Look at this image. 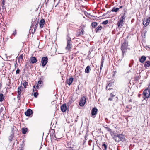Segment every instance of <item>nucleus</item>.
Listing matches in <instances>:
<instances>
[{"instance_id": "1", "label": "nucleus", "mask_w": 150, "mask_h": 150, "mask_svg": "<svg viewBox=\"0 0 150 150\" xmlns=\"http://www.w3.org/2000/svg\"><path fill=\"white\" fill-rule=\"evenodd\" d=\"M124 42L121 46V50L122 53V56H124L126 52L128 44L127 42V40L125 39L123 40Z\"/></svg>"}, {"instance_id": "2", "label": "nucleus", "mask_w": 150, "mask_h": 150, "mask_svg": "<svg viewBox=\"0 0 150 150\" xmlns=\"http://www.w3.org/2000/svg\"><path fill=\"white\" fill-rule=\"evenodd\" d=\"M115 138V140L117 142H119L120 141L122 142L125 141V136L122 134H117V136Z\"/></svg>"}, {"instance_id": "3", "label": "nucleus", "mask_w": 150, "mask_h": 150, "mask_svg": "<svg viewBox=\"0 0 150 150\" xmlns=\"http://www.w3.org/2000/svg\"><path fill=\"white\" fill-rule=\"evenodd\" d=\"M143 98L144 100L150 96L149 90L148 88L145 89L143 92Z\"/></svg>"}, {"instance_id": "4", "label": "nucleus", "mask_w": 150, "mask_h": 150, "mask_svg": "<svg viewBox=\"0 0 150 150\" xmlns=\"http://www.w3.org/2000/svg\"><path fill=\"white\" fill-rule=\"evenodd\" d=\"M34 25H35V26L34 28V32H35L36 29L37 28L38 26V22H37L35 20L34 21H32L30 30L32 29V28L34 26Z\"/></svg>"}, {"instance_id": "5", "label": "nucleus", "mask_w": 150, "mask_h": 150, "mask_svg": "<svg viewBox=\"0 0 150 150\" xmlns=\"http://www.w3.org/2000/svg\"><path fill=\"white\" fill-rule=\"evenodd\" d=\"M48 58L46 57H42V58L41 63L43 67H44L46 65L47 63L48 62Z\"/></svg>"}, {"instance_id": "6", "label": "nucleus", "mask_w": 150, "mask_h": 150, "mask_svg": "<svg viewBox=\"0 0 150 150\" xmlns=\"http://www.w3.org/2000/svg\"><path fill=\"white\" fill-rule=\"evenodd\" d=\"M67 46L66 47V49L67 50H69L71 48V38H69V39L67 38Z\"/></svg>"}, {"instance_id": "7", "label": "nucleus", "mask_w": 150, "mask_h": 150, "mask_svg": "<svg viewBox=\"0 0 150 150\" xmlns=\"http://www.w3.org/2000/svg\"><path fill=\"white\" fill-rule=\"evenodd\" d=\"M150 21V17L147 19H144L143 20V24L144 26L146 27L147 26Z\"/></svg>"}, {"instance_id": "8", "label": "nucleus", "mask_w": 150, "mask_h": 150, "mask_svg": "<svg viewBox=\"0 0 150 150\" xmlns=\"http://www.w3.org/2000/svg\"><path fill=\"white\" fill-rule=\"evenodd\" d=\"M86 102V98L85 97H83L81 98L79 103V105L81 106H83Z\"/></svg>"}, {"instance_id": "9", "label": "nucleus", "mask_w": 150, "mask_h": 150, "mask_svg": "<svg viewBox=\"0 0 150 150\" xmlns=\"http://www.w3.org/2000/svg\"><path fill=\"white\" fill-rule=\"evenodd\" d=\"M123 21L122 20H119L118 22L117 25V28L119 29L121 28L123 25Z\"/></svg>"}, {"instance_id": "10", "label": "nucleus", "mask_w": 150, "mask_h": 150, "mask_svg": "<svg viewBox=\"0 0 150 150\" xmlns=\"http://www.w3.org/2000/svg\"><path fill=\"white\" fill-rule=\"evenodd\" d=\"M98 111V110L96 107H94L91 110V113L92 116H93L96 115L97 113V112Z\"/></svg>"}, {"instance_id": "11", "label": "nucleus", "mask_w": 150, "mask_h": 150, "mask_svg": "<svg viewBox=\"0 0 150 150\" xmlns=\"http://www.w3.org/2000/svg\"><path fill=\"white\" fill-rule=\"evenodd\" d=\"M32 113V110L30 109H28L25 113V115L27 116H30Z\"/></svg>"}, {"instance_id": "12", "label": "nucleus", "mask_w": 150, "mask_h": 150, "mask_svg": "<svg viewBox=\"0 0 150 150\" xmlns=\"http://www.w3.org/2000/svg\"><path fill=\"white\" fill-rule=\"evenodd\" d=\"M14 132L13 131V129H12V130L11 132V134L10 136H9V140L10 142H11L14 140Z\"/></svg>"}, {"instance_id": "13", "label": "nucleus", "mask_w": 150, "mask_h": 150, "mask_svg": "<svg viewBox=\"0 0 150 150\" xmlns=\"http://www.w3.org/2000/svg\"><path fill=\"white\" fill-rule=\"evenodd\" d=\"M74 80V79L73 78L71 77L69 79H67L66 80V82L67 84H68L69 86H70L71 83H72Z\"/></svg>"}, {"instance_id": "14", "label": "nucleus", "mask_w": 150, "mask_h": 150, "mask_svg": "<svg viewBox=\"0 0 150 150\" xmlns=\"http://www.w3.org/2000/svg\"><path fill=\"white\" fill-rule=\"evenodd\" d=\"M61 111L63 112H65L67 110V106L65 104H63L61 107Z\"/></svg>"}, {"instance_id": "15", "label": "nucleus", "mask_w": 150, "mask_h": 150, "mask_svg": "<svg viewBox=\"0 0 150 150\" xmlns=\"http://www.w3.org/2000/svg\"><path fill=\"white\" fill-rule=\"evenodd\" d=\"M45 21L43 19H41L40 22V26L41 28L43 27L45 23Z\"/></svg>"}, {"instance_id": "16", "label": "nucleus", "mask_w": 150, "mask_h": 150, "mask_svg": "<svg viewBox=\"0 0 150 150\" xmlns=\"http://www.w3.org/2000/svg\"><path fill=\"white\" fill-rule=\"evenodd\" d=\"M146 57L144 56H141V58L139 59V61L141 63H143L146 60Z\"/></svg>"}, {"instance_id": "17", "label": "nucleus", "mask_w": 150, "mask_h": 150, "mask_svg": "<svg viewBox=\"0 0 150 150\" xmlns=\"http://www.w3.org/2000/svg\"><path fill=\"white\" fill-rule=\"evenodd\" d=\"M84 32V31L83 29H80L79 30V31L77 32L76 35L78 36L80 35H83V34Z\"/></svg>"}, {"instance_id": "18", "label": "nucleus", "mask_w": 150, "mask_h": 150, "mask_svg": "<svg viewBox=\"0 0 150 150\" xmlns=\"http://www.w3.org/2000/svg\"><path fill=\"white\" fill-rule=\"evenodd\" d=\"M30 60L32 64H34L36 63L37 61V59L35 57H32L30 58Z\"/></svg>"}, {"instance_id": "19", "label": "nucleus", "mask_w": 150, "mask_h": 150, "mask_svg": "<svg viewBox=\"0 0 150 150\" xmlns=\"http://www.w3.org/2000/svg\"><path fill=\"white\" fill-rule=\"evenodd\" d=\"M66 146L67 148L69 149H73L74 145L71 144V142H69L67 143Z\"/></svg>"}, {"instance_id": "20", "label": "nucleus", "mask_w": 150, "mask_h": 150, "mask_svg": "<svg viewBox=\"0 0 150 150\" xmlns=\"http://www.w3.org/2000/svg\"><path fill=\"white\" fill-rule=\"evenodd\" d=\"M150 66V61H146L144 65V67L147 68V67H149Z\"/></svg>"}, {"instance_id": "21", "label": "nucleus", "mask_w": 150, "mask_h": 150, "mask_svg": "<svg viewBox=\"0 0 150 150\" xmlns=\"http://www.w3.org/2000/svg\"><path fill=\"white\" fill-rule=\"evenodd\" d=\"M118 134L114 133V132H112L111 134H110L113 139L115 140L117 137Z\"/></svg>"}, {"instance_id": "22", "label": "nucleus", "mask_w": 150, "mask_h": 150, "mask_svg": "<svg viewBox=\"0 0 150 150\" xmlns=\"http://www.w3.org/2000/svg\"><path fill=\"white\" fill-rule=\"evenodd\" d=\"M22 86H19L18 89L17 93L19 95L20 94H21V92L22 91Z\"/></svg>"}, {"instance_id": "23", "label": "nucleus", "mask_w": 150, "mask_h": 150, "mask_svg": "<svg viewBox=\"0 0 150 150\" xmlns=\"http://www.w3.org/2000/svg\"><path fill=\"white\" fill-rule=\"evenodd\" d=\"M91 70V67L89 66H88L86 68L85 72L87 73H88L90 72Z\"/></svg>"}, {"instance_id": "24", "label": "nucleus", "mask_w": 150, "mask_h": 150, "mask_svg": "<svg viewBox=\"0 0 150 150\" xmlns=\"http://www.w3.org/2000/svg\"><path fill=\"white\" fill-rule=\"evenodd\" d=\"M102 28V27L101 26L98 27L95 29V31L96 33H97L100 30H101Z\"/></svg>"}, {"instance_id": "25", "label": "nucleus", "mask_w": 150, "mask_h": 150, "mask_svg": "<svg viewBox=\"0 0 150 150\" xmlns=\"http://www.w3.org/2000/svg\"><path fill=\"white\" fill-rule=\"evenodd\" d=\"M22 130L23 133V134H25L28 129L27 128H23Z\"/></svg>"}, {"instance_id": "26", "label": "nucleus", "mask_w": 150, "mask_h": 150, "mask_svg": "<svg viewBox=\"0 0 150 150\" xmlns=\"http://www.w3.org/2000/svg\"><path fill=\"white\" fill-rule=\"evenodd\" d=\"M119 10V8H115V7H113L111 10V11L112 12H117Z\"/></svg>"}, {"instance_id": "27", "label": "nucleus", "mask_w": 150, "mask_h": 150, "mask_svg": "<svg viewBox=\"0 0 150 150\" xmlns=\"http://www.w3.org/2000/svg\"><path fill=\"white\" fill-rule=\"evenodd\" d=\"M23 58V54L17 57V59L18 60V62L20 63V62L21 59L22 60Z\"/></svg>"}, {"instance_id": "28", "label": "nucleus", "mask_w": 150, "mask_h": 150, "mask_svg": "<svg viewBox=\"0 0 150 150\" xmlns=\"http://www.w3.org/2000/svg\"><path fill=\"white\" fill-rule=\"evenodd\" d=\"M102 148L104 147V149H103V150H106L107 149V146L105 143H103L102 145Z\"/></svg>"}, {"instance_id": "29", "label": "nucleus", "mask_w": 150, "mask_h": 150, "mask_svg": "<svg viewBox=\"0 0 150 150\" xmlns=\"http://www.w3.org/2000/svg\"><path fill=\"white\" fill-rule=\"evenodd\" d=\"M126 16H125V13H124L121 16V17L120 19V20H122L123 21L125 18Z\"/></svg>"}, {"instance_id": "30", "label": "nucleus", "mask_w": 150, "mask_h": 150, "mask_svg": "<svg viewBox=\"0 0 150 150\" xmlns=\"http://www.w3.org/2000/svg\"><path fill=\"white\" fill-rule=\"evenodd\" d=\"M4 95L2 93L0 94V102L4 100Z\"/></svg>"}, {"instance_id": "31", "label": "nucleus", "mask_w": 150, "mask_h": 150, "mask_svg": "<svg viewBox=\"0 0 150 150\" xmlns=\"http://www.w3.org/2000/svg\"><path fill=\"white\" fill-rule=\"evenodd\" d=\"M91 25L93 27L95 28L97 25V23L96 22H93L92 23Z\"/></svg>"}, {"instance_id": "32", "label": "nucleus", "mask_w": 150, "mask_h": 150, "mask_svg": "<svg viewBox=\"0 0 150 150\" xmlns=\"http://www.w3.org/2000/svg\"><path fill=\"white\" fill-rule=\"evenodd\" d=\"M28 85V82H27L25 81V82L23 84V86H24V87L25 88H26V86Z\"/></svg>"}, {"instance_id": "33", "label": "nucleus", "mask_w": 150, "mask_h": 150, "mask_svg": "<svg viewBox=\"0 0 150 150\" xmlns=\"http://www.w3.org/2000/svg\"><path fill=\"white\" fill-rule=\"evenodd\" d=\"M108 23V20H106L103 22L102 23V24L103 25H106Z\"/></svg>"}, {"instance_id": "34", "label": "nucleus", "mask_w": 150, "mask_h": 150, "mask_svg": "<svg viewBox=\"0 0 150 150\" xmlns=\"http://www.w3.org/2000/svg\"><path fill=\"white\" fill-rule=\"evenodd\" d=\"M80 149L79 147H78L76 149H67L66 150H79Z\"/></svg>"}, {"instance_id": "35", "label": "nucleus", "mask_w": 150, "mask_h": 150, "mask_svg": "<svg viewBox=\"0 0 150 150\" xmlns=\"http://www.w3.org/2000/svg\"><path fill=\"white\" fill-rule=\"evenodd\" d=\"M106 129L108 131H109L110 132V134H111V133L112 132V130L108 127H106Z\"/></svg>"}, {"instance_id": "36", "label": "nucleus", "mask_w": 150, "mask_h": 150, "mask_svg": "<svg viewBox=\"0 0 150 150\" xmlns=\"http://www.w3.org/2000/svg\"><path fill=\"white\" fill-rule=\"evenodd\" d=\"M38 94V92H35L34 93L33 95L36 98L37 97Z\"/></svg>"}, {"instance_id": "37", "label": "nucleus", "mask_w": 150, "mask_h": 150, "mask_svg": "<svg viewBox=\"0 0 150 150\" xmlns=\"http://www.w3.org/2000/svg\"><path fill=\"white\" fill-rule=\"evenodd\" d=\"M42 83V81L41 80H40V81H38V83L37 84H38L39 86H40V84H41Z\"/></svg>"}, {"instance_id": "38", "label": "nucleus", "mask_w": 150, "mask_h": 150, "mask_svg": "<svg viewBox=\"0 0 150 150\" xmlns=\"http://www.w3.org/2000/svg\"><path fill=\"white\" fill-rule=\"evenodd\" d=\"M57 135H54V137L56 139H60V138H62V137H59V136H57Z\"/></svg>"}, {"instance_id": "39", "label": "nucleus", "mask_w": 150, "mask_h": 150, "mask_svg": "<svg viewBox=\"0 0 150 150\" xmlns=\"http://www.w3.org/2000/svg\"><path fill=\"white\" fill-rule=\"evenodd\" d=\"M20 69H18V68L16 71V74H19L20 72Z\"/></svg>"}, {"instance_id": "40", "label": "nucleus", "mask_w": 150, "mask_h": 150, "mask_svg": "<svg viewBox=\"0 0 150 150\" xmlns=\"http://www.w3.org/2000/svg\"><path fill=\"white\" fill-rule=\"evenodd\" d=\"M21 94H20V95H19V94H18L17 98L19 100H20L21 99Z\"/></svg>"}, {"instance_id": "41", "label": "nucleus", "mask_w": 150, "mask_h": 150, "mask_svg": "<svg viewBox=\"0 0 150 150\" xmlns=\"http://www.w3.org/2000/svg\"><path fill=\"white\" fill-rule=\"evenodd\" d=\"M6 0H3L2 1L1 3V5H4L5 3V1Z\"/></svg>"}, {"instance_id": "42", "label": "nucleus", "mask_w": 150, "mask_h": 150, "mask_svg": "<svg viewBox=\"0 0 150 150\" xmlns=\"http://www.w3.org/2000/svg\"><path fill=\"white\" fill-rule=\"evenodd\" d=\"M105 121H106V122L107 123H109L110 122H109L108 120V119L107 118H105Z\"/></svg>"}, {"instance_id": "43", "label": "nucleus", "mask_w": 150, "mask_h": 150, "mask_svg": "<svg viewBox=\"0 0 150 150\" xmlns=\"http://www.w3.org/2000/svg\"><path fill=\"white\" fill-rule=\"evenodd\" d=\"M111 84H112V83H109L108 84V85L107 86H106V89H107L108 88V86H111Z\"/></svg>"}, {"instance_id": "44", "label": "nucleus", "mask_w": 150, "mask_h": 150, "mask_svg": "<svg viewBox=\"0 0 150 150\" xmlns=\"http://www.w3.org/2000/svg\"><path fill=\"white\" fill-rule=\"evenodd\" d=\"M112 97H110L108 98V100L110 101H112Z\"/></svg>"}, {"instance_id": "45", "label": "nucleus", "mask_w": 150, "mask_h": 150, "mask_svg": "<svg viewBox=\"0 0 150 150\" xmlns=\"http://www.w3.org/2000/svg\"><path fill=\"white\" fill-rule=\"evenodd\" d=\"M110 96L112 98L114 97L115 96V95H114L112 94V93H111L110 95Z\"/></svg>"}, {"instance_id": "46", "label": "nucleus", "mask_w": 150, "mask_h": 150, "mask_svg": "<svg viewBox=\"0 0 150 150\" xmlns=\"http://www.w3.org/2000/svg\"><path fill=\"white\" fill-rule=\"evenodd\" d=\"M103 67V64H102V65H101L100 69V72L101 71V70L102 69Z\"/></svg>"}, {"instance_id": "47", "label": "nucleus", "mask_w": 150, "mask_h": 150, "mask_svg": "<svg viewBox=\"0 0 150 150\" xmlns=\"http://www.w3.org/2000/svg\"><path fill=\"white\" fill-rule=\"evenodd\" d=\"M2 9L3 10H4L5 9V7L4 6V5H2Z\"/></svg>"}, {"instance_id": "48", "label": "nucleus", "mask_w": 150, "mask_h": 150, "mask_svg": "<svg viewBox=\"0 0 150 150\" xmlns=\"http://www.w3.org/2000/svg\"><path fill=\"white\" fill-rule=\"evenodd\" d=\"M3 110V108H1V110H0V113H1L2 111V110Z\"/></svg>"}, {"instance_id": "49", "label": "nucleus", "mask_w": 150, "mask_h": 150, "mask_svg": "<svg viewBox=\"0 0 150 150\" xmlns=\"http://www.w3.org/2000/svg\"><path fill=\"white\" fill-rule=\"evenodd\" d=\"M40 86H39L38 84H37V85L36 86V88H37V89H38V88H39Z\"/></svg>"}, {"instance_id": "50", "label": "nucleus", "mask_w": 150, "mask_h": 150, "mask_svg": "<svg viewBox=\"0 0 150 150\" xmlns=\"http://www.w3.org/2000/svg\"><path fill=\"white\" fill-rule=\"evenodd\" d=\"M33 89H35L36 88V87H35V86L34 85L33 86Z\"/></svg>"}, {"instance_id": "51", "label": "nucleus", "mask_w": 150, "mask_h": 150, "mask_svg": "<svg viewBox=\"0 0 150 150\" xmlns=\"http://www.w3.org/2000/svg\"><path fill=\"white\" fill-rule=\"evenodd\" d=\"M103 61H101V65H102V64H103Z\"/></svg>"}, {"instance_id": "52", "label": "nucleus", "mask_w": 150, "mask_h": 150, "mask_svg": "<svg viewBox=\"0 0 150 150\" xmlns=\"http://www.w3.org/2000/svg\"><path fill=\"white\" fill-rule=\"evenodd\" d=\"M33 91L34 92H35V91H37V90H35V89H33Z\"/></svg>"}, {"instance_id": "53", "label": "nucleus", "mask_w": 150, "mask_h": 150, "mask_svg": "<svg viewBox=\"0 0 150 150\" xmlns=\"http://www.w3.org/2000/svg\"><path fill=\"white\" fill-rule=\"evenodd\" d=\"M123 7V6H121L120 7V8H122Z\"/></svg>"}, {"instance_id": "54", "label": "nucleus", "mask_w": 150, "mask_h": 150, "mask_svg": "<svg viewBox=\"0 0 150 150\" xmlns=\"http://www.w3.org/2000/svg\"><path fill=\"white\" fill-rule=\"evenodd\" d=\"M110 13V12L109 11H108L106 13V14H108L109 13Z\"/></svg>"}, {"instance_id": "55", "label": "nucleus", "mask_w": 150, "mask_h": 150, "mask_svg": "<svg viewBox=\"0 0 150 150\" xmlns=\"http://www.w3.org/2000/svg\"><path fill=\"white\" fill-rule=\"evenodd\" d=\"M107 125H105V126H104V127H105V128H106V127H107Z\"/></svg>"}, {"instance_id": "56", "label": "nucleus", "mask_w": 150, "mask_h": 150, "mask_svg": "<svg viewBox=\"0 0 150 150\" xmlns=\"http://www.w3.org/2000/svg\"><path fill=\"white\" fill-rule=\"evenodd\" d=\"M18 150H23V149L22 148L18 149Z\"/></svg>"}, {"instance_id": "57", "label": "nucleus", "mask_w": 150, "mask_h": 150, "mask_svg": "<svg viewBox=\"0 0 150 150\" xmlns=\"http://www.w3.org/2000/svg\"><path fill=\"white\" fill-rule=\"evenodd\" d=\"M129 102H132V100L131 99H130V100H129Z\"/></svg>"}, {"instance_id": "58", "label": "nucleus", "mask_w": 150, "mask_h": 150, "mask_svg": "<svg viewBox=\"0 0 150 150\" xmlns=\"http://www.w3.org/2000/svg\"><path fill=\"white\" fill-rule=\"evenodd\" d=\"M129 67H131V66L130 65V64H129Z\"/></svg>"}, {"instance_id": "59", "label": "nucleus", "mask_w": 150, "mask_h": 150, "mask_svg": "<svg viewBox=\"0 0 150 150\" xmlns=\"http://www.w3.org/2000/svg\"><path fill=\"white\" fill-rule=\"evenodd\" d=\"M105 14H103V16H104V15H105Z\"/></svg>"}, {"instance_id": "60", "label": "nucleus", "mask_w": 150, "mask_h": 150, "mask_svg": "<svg viewBox=\"0 0 150 150\" xmlns=\"http://www.w3.org/2000/svg\"><path fill=\"white\" fill-rule=\"evenodd\" d=\"M108 90L110 89H108Z\"/></svg>"}, {"instance_id": "61", "label": "nucleus", "mask_w": 150, "mask_h": 150, "mask_svg": "<svg viewBox=\"0 0 150 150\" xmlns=\"http://www.w3.org/2000/svg\"><path fill=\"white\" fill-rule=\"evenodd\" d=\"M92 150H93V148Z\"/></svg>"}]
</instances>
